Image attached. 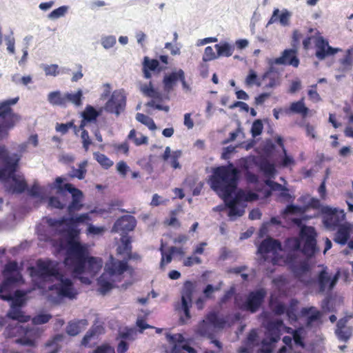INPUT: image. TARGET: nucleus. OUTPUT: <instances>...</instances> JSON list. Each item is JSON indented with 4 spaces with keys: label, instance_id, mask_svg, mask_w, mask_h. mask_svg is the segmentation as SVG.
<instances>
[{
    "label": "nucleus",
    "instance_id": "57",
    "mask_svg": "<svg viewBox=\"0 0 353 353\" xmlns=\"http://www.w3.org/2000/svg\"><path fill=\"white\" fill-rule=\"evenodd\" d=\"M81 137L82 139L83 147L85 151H87L88 150L89 145L92 143L89 137L88 132L85 130H83L81 132Z\"/></svg>",
    "mask_w": 353,
    "mask_h": 353
},
{
    "label": "nucleus",
    "instance_id": "13",
    "mask_svg": "<svg viewBox=\"0 0 353 353\" xmlns=\"http://www.w3.org/2000/svg\"><path fill=\"white\" fill-rule=\"evenodd\" d=\"M316 274L319 292L321 293L331 292L339 280V274L332 275L328 272L327 267L318 266Z\"/></svg>",
    "mask_w": 353,
    "mask_h": 353
},
{
    "label": "nucleus",
    "instance_id": "28",
    "mask_svg": "<svg viewBox=\"0 0 353 353\" xmlns=\"http://www.w3.org/2000/svg\"><path fill=\"white\" fill-rule=\"evenodd\" d=\"M214 48L217 52V57H229L232 55L234 50V46L226 41L216 44Z\"/></svg>",
    "mask_w": 353,
    "mask_h": 353
},
{
    "label": "nucleus",
    "instance_id": "5",
    "mask_svg": "<svg viewBox=\"0 0 353 353\" xmlns=\"http://www.w3.org/2000/svg\"><path fill=\"white\" fill-rule=\"evenodd\" d=\"M120 241V245L117 249V253L122 255L123 259H129L132 256L130 237L127 235H123ZM127 269V261L116 260L111 257L110 260L105 264V272L98 279L100 292L104 294L110 290L113 287V283L120 280L121 275Z\"/></svg>",
    "mask_w": 353,
    "mask_h": 353
},
{
    "label": "nucleus",
    "instance_id": "53",
    "mask_svg": "<svg viewBox=\"0 0 353 353\" xmlns=\"http://www.w3.org/2000/svg\"><path fill=\"white\" fill-rule=\"evenodd\" d=\"M6 43L7 45V50L11 54L14 53V38L12 35V32L10 34L7 35L4 38Z\"/></svg>",
    "mask_w": 353,
    "mask_h": 353
},
{
    "label": "nucleus",
    "instance_id": "10",
    "mask_svg": "<svg viewBox=\"0 0 353 353\" xmlns=\"http://www.w3.org/2000/svg\"><path fill=\"white\" fill-rule=\"evenodd\" d=\"M266 292L265 290L260 289L254 292H251L246 296H236L234 303L235 305L245 311H249L251 313L256 312L265 296Z\"/></svg>",
    "mask_w": 353,
    "mask_h": 353
},
{
    "label": "nucleus",
    "instance_id": "40",
    "mask_svg": "<svg viewBox=\"0 0 353 353\" xmlns=\"http://www.w3.org/2000/svg\"><path fill=\"white\" fill-rule=\"evenodd\" d=\"M94 156L97 162L105 169L110 168L113 165V161L103 154L95 152Z\"/></svg>",
    "mask_w": 353,
    "mask_h": 353
},
{
    "label": "nucleus",
    "instance_id": "11",
    "mask_svg": "<svg viewBox=\"0 0 353 353\" xmlns=\"http://www.w3.org/2000/svg\"><path fill=\"white\" fill-rule=\"evenodd\" d=\"M195 290L194 284L191 281H186L181 290V301L176 305V309L182 311L184 316H181L180 320L183 323H186L190 319V308L192 307V295Z\"/></svg>",
    "mask_w": 353,
    "mask_h": 353
},
{
    "label": "nucleus",
    "instance_id": "6",
    "mask_svg": "<svg viewBox=\"0 0 353 353\" xmlns=\"http://www.w3.org/2000/svg\"><path fill=\"white\" fill-rule=\"evenodd\" d=\"M283 327V321L281 319L267 321L265 338L261 343H259L256 330H252L248 335L244 345L239 348V352L251 353L254 347H259L258 353H271L274 344L280 339L281 331Z\"/></svg>",
    "mask_w": 353,
    "mask_h": 353
},
{
    "label": "nucleus",
    "instance_id": "34",
    "mask_svg": "<svg viewBox=\"0 0 353 353\" xmlns=\"http://www.w3.org/2000/svg\"><path fill=\"white\" fill-rule=\"evenodd\" d=\"M88 165V161H83L81 162L79 165L78 168H72V170L70 171L69 175L72 178H77L79 179H83L85 177V174L86 173V169L85 168Z\"/></svg>",
    "mask_w": 353,
    "mask_h": 353
},
{
    "label": "nucleus",
    "instance_id": "64",
    "mask_svg": "<svg viewBox=\"0 0 353 353\" xmlns=\"http://www.w3.org/2000/svg\"><path fill=\"white\" fill-rule=\"evenodd\" d=\"M265 183L272 190L287 191V189L281 184L274 182L270 179H267Z\"/></svg>",
    "mask_w": 353,
    "mask_h": 353
},
{
    "label": "nucleus",
    "instance_id": "20",
    "mask_svg": "<svg viewBox=\"0 0 353 353\" xmlns=\"http://www.w3.org/2000/svg\"><path fill=\"white\" fill-rule=\"evenodd\" d=\"M303 316H306V327L311 328L316 323H321L323 314L316 307L314 306L305 307L301 310Z\"/></svg>",
    "mask_w": 353,
    "mask_h": 353
},
{
    "label": "nucleus",
    "instance_id": "33",
    "mask_svg": "<svg viewBox=\"0 0 353 353\" xmlns=\"http://www.w3.org/2000/svg\"><path fill=\"white\" fill-rule=\"evenodd\" d=\"M103 108H101L99 111L96 110L92 105H87L85 110L82 113L83 117L88 121H92L97 119V118L101 114Z\"/></svg>",
    "mask_w": 353,
    "mask_h": 353
},
{
    "label": "nucleus",
    "instance_id": "27",
    "mask_svg": "<svg viewBox=\"0 0 353 353\" xmlns=\"http://www.w3.org/2000/svg\"><path fill=\"white\" fill-rule=\"evenodd\" d=\"M88 325V321L81 319L70 322L66 327V332L70 336H76Z\"/></svg>",
    "mask_w": 353,
    "mask_h": 353
},
{
    "label": "nucleus",
    "instance_id": "17",
    "mask_svg": "<svg viewBox=\"0 0 353 353\" xmlns=\"http://www.w3.org/2000/svg\"><path fill=\"white\" fill-rule=\"evenodd\" d=\"M64 188L66 192L72 194V201L68 207V212L69 215H72L74 212L79 211L82 209L83 206L81 203L83 193L70 183L65 184Z\"/></svg>",
    "mask_w": 353,
    "mask_h": 353
},
{
    "label": "nucleus",
    "instance_id": "1",
    "mask_svg": "<svg viewBox=\"0 0 353 353\" xmlns=\"http://www.w3.org/2000/svg\"><path fill=\"white\" fill-rule=\"evenodd\" d=\"M65 265L74 277L83 283L90 284V278L101 270L103 263L101 259L88 257L85 247L77 242L72 243L67 251L63 264L50 259H39L36 265L29 268V272L39 288H48V299L52 303H60L64 298L73 299L77 291L72 281L61 272Z\"/></svg>",
    "mask_w": 353,
    "mask_h": 353
},
{
    "label": "nucleus",
    "instance_id": "60",
    "mask_svg": "<svg viewBox=\"0 0 353 353\" xmlns=\"http://www.w3.org/2000/svg\"><path fill=\"white\" fill-rule=\"evenodd\" d=\"M201 263V259L198 256L188 257L183 262L185 266L190 267L194 264Z\"/></svg>",
    "mask_w": 353,
    "mask_h": 353
},
{
    "label": "nucleus",
    "instance_id": "9",
    "mask_svg": "<svg viewBox=\"0 0 353 353\" xmlns=\"http://www.w3.org/2000/svg\"><path fill=\"white\" fill-rule=\"evenodd\" d=\"M226 321L215 312H210L200 321L194 328L196 336L203 338H211L221 330Z\"/></svg>",
    "mask_w": 353,
    "mask_h": 353
},
{
    "label": "nucleus",
    "instance_id": "47",
    "mask_svg": "<svg viewBox=\"0 0 353 353\" xmlns=\"http://www.w3.org/2000/svg\"><path fill=\"white\" fill-rule=\"evenodd\" d=\"M335 332L338 338L343 341H347L352 335V330L349 327L336 329Z\"/></svg>",
    "mask_w": 353,
    "mask_h": 353
},
{
    "label": "nucleus",
    "instance_id": "55",
    "mask_svg": "<svg viewBox=\"0 0 353 353\" xmlns=\"http://www.w3.org/2000/svg\"><path fill=\"white\" fill-rule=\"evenodd\" d=\"M303 210L301 207L294 205H289L284 210L283 213L286 215L288 214H300L302 213Z\"/></svg>",
    "mask_w": 353,
    "mask_h": 353
},
{
    "label": "nucleus",
    "instance_id": "43",
    "mask_svg": "<svg viewBox=\"0 0 353 353\" xmlns=\"http://www.w3.org/2000/svg\"><path fill=\"white\" fill-rule=\"evenodd\" d=\"M106 228L103 226H96L89 223L88 225L86 233L88 235L101 236L105 232Z\"/></svg>",
    "mask_w": 353,
    "mask_h": 353
},
{
    "label": "nucleus",
    "instance_id": "61",
    "mask_svg": "<svg viewBox=\"0 0 353 353\" xmlns=\"http://www.w3.org/2000/svg\"><path fill=\"white\" fill-rule=\"evenodd\" d=\"M94 353H114V350L108 345L98 346Z\"/></svg>",
    "mask_w": 353,
    "mask_h": 353
},
{
    "label": "nucleus",
    "instance_id": "59",
    "mask_svg": "<svg viewBox=\"0 0 353 353\" xmlns=\"http://www.w3.org/2000/svg\"><path fill=\"white\" fill-rule=\"evenodd\" d=\"M341 63L344 70L350 69L352 64V57L350 54H346L345 57L341 60Z\"/></svg>",
    "mask_w": 353,
    "mask_h": 353
},
{
    "label": "nucleus",
    "instance_id": "54",
    "mask_svg": "<svg viewBox=\"0 0 353 353\" xmlns=\"http://www.w3.org/2000/svg\"><path fill=\"white\" fill-rule=\"evenodd\" d=\"M160 251L161 253V266L170 263L172 261V256L173 254H171L169 250L168 254H166L163 249V245L160 248Z\"/></svg>",
    "mask_w": 353,
    "mask_h": 353
},
{
    "label": "nucleus",
    "instance_id": "16",
    "mask_svg": "<svg viewBox=\"0 0 353 353\" xmlns=\"http://www.w3.org/2000/svg\"><path fill=\"white\" fill-rule=\"evenodd\" d=\"M298 301L295 299L291 300L290 305L286 307L283 303L274 301L272 299L270 300V305L272 312L276 315H281L284 313L288 318L290 323L296 322L298 319L297 317V305Z\"/></svg>",
    "mask_w": 353,
    "mask_h": 353
},
{
    "label": "nucleus",
    "instance_id": "48",
    "mask_svg": "<svg viewBox=\"0 0 353 353\" xmlns=\"http://www.w3.org/2000/svg\"><path fill=\"white\" fill-rule=\"evenodd\" d=\"M263 123L260 119L254 121L251 128V133L253 137L260 135L263 130Z\"/></svg>",
    "mask_w": 353,
    "mask_h": 353
},
{
    "label": "nucleus",
    "instance_id": "8",
    "mask_svg": "<svg viewBox=\"0 0 353 353\" xmlns=\"http://www.w3.org/2000/svg\"><path fill=\"white\" fill-rule=\"evenodd\" d=\"M70 216L69 218L63 217L59 219L50 218L47 219V223L50 226L54 228L56 231L61 233L63 236L67 235L73 238L79 234L77 224L89 221L90 217L88 213L81 214L78 216H72V214Z\"/></svg>",
    "mask_w": 353,
    "mask_h": 353
},
{
    "label": "nucleus",
    "instance_id": "49",
    "mask_svg": "<svg viewBox=\"0 0 353 353\" xmlns=\"http://www.w3.org/2000/svg\"><path fill=\"white\" fill-rule=\"evenodd\" d=\"M256 80H257L256 73L254 70H250L249 71V74L247 76V77L245 79V84L248 86H252L253 84H256L258 86H261V83L258 82Z\"/></svg>",
    "mask_w": 353,
    "mask_h": 353
},
{
    "label": "nucleus",
    "instance_id": "35",
    "mask_svg": "<svg viewBox=\"0 0 353 353\" xmlns=\"http://www.w3.org/2000/svg\"><path fill=\"white\" fill-rule=\"evenodd\" d=\"M286 332L292 335L294 341L296 345L303 347L305 346L302 338V334L304 332L303 327H299L296 330H292L290 327H286Z\"/></svg>",
    "mask_w": 353,
    "mask_h": 353
},
{
    "label": "nucleus",
    "instance_id": "56",
    "mask_svg": "<svg viewBox=\"0 0 353 353\" xmlns=\"http://www.w3.org/2000/svg\"><path fill=\"white\" fill-rule=\"evenodd\" d=\"M48 205L57 209H63L65 206V203H61L57 197L52 196L49 199Z\"/></svg>",
    "mask_w": 353,
    "mask_h": 353
},
{
    "label": "nucleus",
    "instance_id": "31",
    "mask_svg": "<svg viewBox=\"0 0 353 353\" xmlns=\"http://www.w3.org/2000/svg\"><path fill=\"white\" fill-rule=\"evenodd\" d=\"M48 101L52 105L65 107L64 94L60 91H53L48 94Z\"/></svg>",
    "mask_w": 353,
    "mask_h": 353
},
{
    "label": "nucleus",
    "instance_id": "2",
    "mask_svg": "<svg viewBox=\"0 0 353 353\" xmlns=\"http://www.w3.org/2000/svg\"><path fill=\"white\" fill-rule=\"evenodd\" d=\"M239 174L240 171L230 162L227 165L214 168L210 179V188L224 200L229 208L228 216L232 221L244 214V209L239 204L241 200L250 201L258 199L256 193H245L242 191L239 192L235 197L232 196L236 189Z\"/></svg>",
    "mask_w": 353,
    "mask_h": 353
},
{
    "label": "nucleus",
    "instance_id": "12",
    "mask_svg": "<svg viewBox=\"0 0 353 353\" xmlns=\"http://www.w3.org/2000/svg\"><path fill=\"white\" fill-rule=\"evenodd\" d=\"M19 100L18 97L0 103V118L3 119L0 124V138L7 136L8 130L14 125V115L12 112L10 105H14Z\"/></svg>",
    "mask_w": 353,
    "mask_h": 353
},
{
    "label": "nucleus",
    "instance_id": "15",
    "mask_svg": "<svg viewBox=\"0 0 353 353\" xmlns=\"http://www.w3.org/2000/svg\"><path fill=\"white\" fill-rule=\"evenodd\" d=\"M126 105V97L122 90H116L110 99L105 103L103 109L105 111L119 116Z\"/></svg>",
    "mask_w": 353,
    "mask_h": 353
},
{
    "label": "nucleus",
    "instance_id": "22",
    "mask_svg": "<svg viewBox=\"0 0 353 353\" xmlns=\"http://www.w3.org/2000/svg\"><path fill=\"white\" fill-rule=\"evenodd\" d=\"M345 214L343 210L341 211H332L330 213L325 215L323 218V223L326 228L332 229L336 226L341 225V223L344 221Z\"/></svg>",
    "mask_w": 353,
    "mask_h": 353
},
{
    "label": "nucleus",
    "instance_id": "14",
    "mask_svg": "<svg viewBox=\"0 0 353 353\" xmlns=\"http://www.w3.org/2000/svg\"><path fill=\"white\" fill-rule=\"evenodd\" d=\"M281 250V243L272 238L263 241L258 248V252L263 256L264 260H268L270 256L273 264L279 263V252Z\"/></svg>",
    "mask_w": 353,
    "mask_h": 353
},
{
    "label": "nucleus",
    "instance_id": "63",
    "mask_svg": "<svg viewBox=\"0 0 353 353\" xmlns=\"http://www.w3.org/2000/svg\"><path fill=\"white\" fill-rule=\"evenodd\" d=\"M72 126L73 123L71 122L68 123H57L56 126V130L64 134L68 131L69 128H72Z\"/></svg>",
    "mask_w": 353,
    "mask_h": 353
},
{
    "label": "nucleus",
    "instance_id": "41",
    "mask_svg": "<svg viewBox=\"0 0 353 353\" xmlns=\"http://www.w3.org/2000/svg\"><path fill=\"white\" fill-rule=\"evenodd\" d=\"M40 68L44 71L46 76L57 77L59 72V65L57 64L48 65L42 63Z\"/></svg>",
    "mask_w": 353,
    "mask_h": 353
},
{
    "label": "nucleus",
    "instance_id": "18",
    "mask_svg": "<svg viewBox=\"0 0 353 353\" xmlns=\"http://www.w3.org/2000/svg\"><path fill=\"white\" fill-rule=\"evenodd\" d=\"M136 219L130 215H125L118 219L114 223L112 232H127L134 230L136 226Z\"/></svg>",
    "mask_w": 353,
    "mask_h": 353
},
{
    "label": "nucleus",
    "instance_id": "23",
    "mask_svg": "<svg viewBox=\"0 0 353 353\" xmlns=\"http://www.w3.org/2000/svg\"><path fill=\"white\" fill-rule=\"evenodd\" d=\"M299 61L295 55V50L292 49L285 50L281 57L274 60L276 64H288L297 67Z\"/></svg>",
    "mask_w": 353,
    "mask_h": 353
},
{
    "label": "nucleus",
    "instance_id": "38",
    "mask_svg": "<svg viewBox=\"0 0 353 353\" xmlns=\"http://www.w3.org/2000/svg\"><path fill=\"white\" fill-rule=\"evenodd\" d=\"M136 119L139 122L148 126V128L150 130L156 129V125H155L154 121L152 120V119H151L150 117H148L147 115H145L141 113H137L136 114Z\"/></svg>",
    "mask_w": 353,
    "mask_h": 353
},
{
    "label": "nucleus",
    "instance_id": "30",
    "mask_svg": "<svg viewBox=\"0 0 353 353\" xmlns=\"http://www.w3.org/2000/svg\"><path fill=\"white\" fill-rule=\"evenodd\" d=\"M183 72V70L179 69L177 71H174L168 75H165L163 79L164 89L167 92H170L174 84L177 80H180L179 73Z\"/></svg>",
    "mask_w": 353,
    "mask_h": 353
},
{
    "label": "nucleus",
    "instance_id": "44",
    "mask_svg": "<svg viewBox=\"0 0 353 353\" xmlns=\"http://www.w3.org/2000/svg\"><path fill=\"white\" fill-rule=\"evenodd\" d=\"M159 61L157 59H150L149 57H145L143 67L150 71H154L159 66Z\"/></svg>",
    "mask_w": 353,
    "mask_h": 353
},
{
    "label": "nucleus",
    "instance_id": "37",
    "mask_svg": "<svg viewBox=\"0 0 353 353\" xmlns=\"http://www.w3.org/2000/svg\"><path fill=\"white\" fill-rule=\"evenodd\" d=\"M290 110L294 113H299L303 116L307 114L308 108L304 105L303 99L297 102H294L291 104Z\"/></svg>",
    "mask_w": 353,
    "mask_h": 353
},
{
    "label": "nucleus",
    "instance_id": "51",
    "mask_svg": "<svg viewBox=\"0 0 353 353\" xmlns=\"http://www.w3.org/2000/svg\"><path fill=\"white\" fill-rule=\"evenodd\" d=\"M217 57V54H216L211 46H208L205 48L204 54L203 56V61H210L214 59H216Z\"/></svg>",
    "mask_w": 353,
    "mask_h": 353
},
{
    "label": "nucleus",
    "instance_id": "25",
    "mask_svg": "<svg viewBox=\"0 0 353 353\" xmlns=\"http://www.w3.org/2000/svg\"><path fill=\"white\" fill-rule=\"evenodd\" d=\"M39 336L38 330L34 329L27 330L25 335L16 339L15 342L24 346L34 347L35 339Z\"/></svg>",
    "mask_w": 353,
    "mask_h": 353
},
{
    "label": "nucleus",
    "instance_id": "36",
    "mask_svg": "<svg viewBox=\"0 0 353 353\" xmlns=\"http://www.w3.org/2000/svg\"><path fill=\"white\" fill-rule=\"evenodd\" d=\"M100 43L105 50H109L116 44V37L114 35H102Z\"/></svg>",
    "mask_w": 353,
    "mask_h": 353
},
{
    "label": "nucleus",
    "instance_id": "52",
    "mask_svg": "<svg viewBox=\"0 0 353 353\" xmlns=\"http://www.w3.org/2000/svg\"><path fill=\"white\" fill-rule=\"evenodd\" d=\"M50 318H51V316L49 314H38L32 319V323L34 325L43 324V323H47L50 320Z\"/></svg>",
    "mask_w": 353,
    "mask_h": 353
},
{
    "label": "nucleus",
    "instance_id": "32",
    "mask_svg": "<svg viewBox=\"0 0 353 353\" xmlns=\"http://www.w3.org/2000/svg\"><path fill=\"white\" fill-rule=\"evenodd\" d=\"M140 90L141 92L152 99H161V94L157 91L152 85V82L150 81L148 84H142L140 86Z\"/></svg>",
    "mask_w": 353,
    "mask_h": 353
},
{
    "label": "nucleus",
    "instance_id": "45",
    "mask_svg": "<svg viewBox=\"0 0 353 353\" xmlns=\"http://www.w3.org/2000/svg\"><path fill=\"white\" fill-rule=\"evenodd\" d=\"M221 285L222 282H220L219 284L216 287H214L211 284L207 285L205 288L203 290V294L205 297L206 299H211L214 292L221 290Z\"/></svg>",
    "mask_w": 353,
    "mask_h": 353
},
{
    "label": "nucleus",
    "instance_id": "7",
    "mask_svg": "<svg viewBox=\"0 0 353 353\" xmlns=\"http://www.w3.org/2000/svg\"><path fill=\"white\" fill-rule=\"evenodd\" d=\"M21 156H9L6 147L0 146V160L4 163L0 169V179L6 181L8 190L12 193H21L27 188L24 177L15 174Z\"/></svg>",
    "mask_w": 353,
    "mask_h": 353
},
{
    "label": "nucleus",
    "instance_id": "21",
    "mask_svg": "<svg viewBox=\"0 0 353 353\" xmlns=\"http://www.w3.org/2000/svg\"><path fill=\"white\" fill-rule=\"evenodd\" d=\"M292 17V13L287 9H283L281 11L279 8H274L272 14L269 19L266 27L271 24L279 21L282 26H288L290 25V20Z\"/></svg>",
    "mask_w": 353,
    "mask_h": 353
},
{
    "label": "nucleus",
    "instance_id": "3",
    "mask_svg": "<svg viewBox=\"0 0 353 353\" xmlns=\"http://www.w3.org/2000/svg\"><path fill=\"white\" fill-rule=\"evenodd\" d=\"M316 236L312 227L304 226L301 229L300 238H290L285 241V249L288 252L285 261L299 278L310 269V257L316 252Z\"/></svg>",
    "mask_w": 353,
    "mask_h": 353
},
{
    "label": "nucleus",
    "instance_id": "42",
    "mask_svg": "<svg viewBox=\"0 0 353 353\" xmlns=\"http://www.w3.org/2000/svg\"><path fill=\"white\" fill-rule=\"evenodd\" d=\"M128 137L129 139L132 140L137 145L146 143L148 141V137L146 136L139 134V137H137V132L135 130H130Z\"/></svg>",
    "mask_w": 353,
    "mask_h": 353
},
{
    "label": "nucleus",
    "instance_id": "19",
    "mask_svg": "<svg viewBox=\"0 0 353 353\" xmlns=\"http://www.w3.org/2000/svg\"><path fill=\"white\" fill-rule=\"evenodd\" d=\"M316 48V57L320 60L324 59L327 56L333 55L341 50L339 48H334L330 46L328 42L322 37L317 39Z\"/></svg>",
    "mask_w": 353,
    "mask_h": 353
},
{
    "label": "nucleus",
    "instance_id": "24",
    "mask_svg": "<svg viewBox=\"0 0 353 353\" xmlns=\"http://www.w3.org/2000/svg\"><path fill=\"white\" fill-rule=\"evenodd\" d=\"M352 225L349 223H345L339 225L335 234L334 241L341 245H345L350 235Z\"/></svg>",
    "mask_w": 353,
    "mask_h": 353
},
{
    "label": "nucleus",
    "instance_id": "58",
    "mask_svg": "<svg viewBox=\"0 0 353 353\" xmlns=\"http://www.w3.org/2000/svg\"><path fill=\"white\" fill-rule=\"evenodd\" d=\"M96 330L97 328H92L87 332L81 341L83 345H87L88 344L91 339L96 334Z\"/></svg>",
    "mask_w": 353,
    "mask_h": 353
},
{
    "label": "nucleus",
    "instance_id": "39",
    "mask_svg": "<svg viewBox=\"0 0 353 353\" xmlns=\"http://www.w3.org/2000/svg\"><path fill=\"white\" fill-rule=\"evenodd\" d=\"M69 10V6H62L52 11L48 16L50 19L55 20L64 17Z\"/></svg>",
    "mask_w": 353,
    "mask_h": 353
},
{
    "label": "nucleus",
    "instance_id": "62",
    "mask_svg": "<svg viewBox=\"0 0 353 353\" xmlns=\"http://www.w3.org/2000/svg\"><path fill=\"white\" fill-rule=\"evenodd\" d=\"M128 170H129V167L128 166L126 163H125L124 161H121L117 163V170L123 176L126 175Z\"/></svg>",
    "mask_w": 353,
    "mask_h": 353
},
{
    "label": "nucleus",
    "instance_id": "46",
    "mask_svg": "<svg viewBox=\"0 0 353 353\" xmlns=\"http://www.w3.org/2000/svg\"><path fill=\"white\" fill-rule=\"evenodd\" d=\"M63 182V179L62 177H57L55 179V183L54 184L50 185L51 188L57 189V194L64 196L65 192L66 190L64 188V185H62L61 183Z\"/></svg>",
    "mask_w": 353,
    "mask_h": 353
},
{
    "label": "nucleus",
    "instance_id": "4",
    "mask_svg": "<svg viewBox=\"0 0 353 353\" xmlns=\"http://www.w3.org/2000/svg\"><path fill=\"white\" fill-rule=\"evenodd\" d=\"M5 279L0 285V299L11 301L10 309L7 316L13 320L19 322H27L30 317L24 315L21 310L25 301L26 295L21 291L17 290L14 296L9 292L10 290L23 282V279L18 271V264L16 262L8 263L4 270Z\"/></svg>",
    "mask_w": 353,
    "mask_h": 353
},
{
    "label": "nucleus",
    "instance_id": "50",
    "mask_svg": "<svg viewBox=\"0 0 353 353\" xmlns=\"http://www.w3.org/2000/svg\"><path fill=\"white\" fill-rule=\"evenodd\" d=\"M261 168L265 174L269 178L273 177L276 173L274 165L268 162L263 163Z\"/></svg>",
    "mask_w": 353,
    "mask_h": 353
},
{
    "label": "nucleus",
    "instance_id": "26",
    "mask_svg": "<svg viewBox=\"0 0 353 353\" xmlns=\"http://www.w3.org/2000/svg\"><path fill=\"white\" fill-rule=\"evenodd\" d=\"M279 79V74L271 68L263 75L262 80L265 83L264 88H274L279 85L280 84Z\"/></svg>",
    "mask_w": 353,
    "mask_h": 353
},
{
    "label": "nucleus",
    "instance_id": "29",
    "mask_svg": "<svg viewBox=\"0 0 353 353\" xmlns=\"http://www.w3.org/2000/svg\"><path fill=\"white\" fill-rule=\"evenodd\" d=\"M64 97L65 101V106L68 103H71L74 105L79 107L82 105L83 99V91L81 89H79L76 92H65L64 93Z\"/></svg>",
    "mask_w": 353,
    "mask_h": 353
}]
</instances>
